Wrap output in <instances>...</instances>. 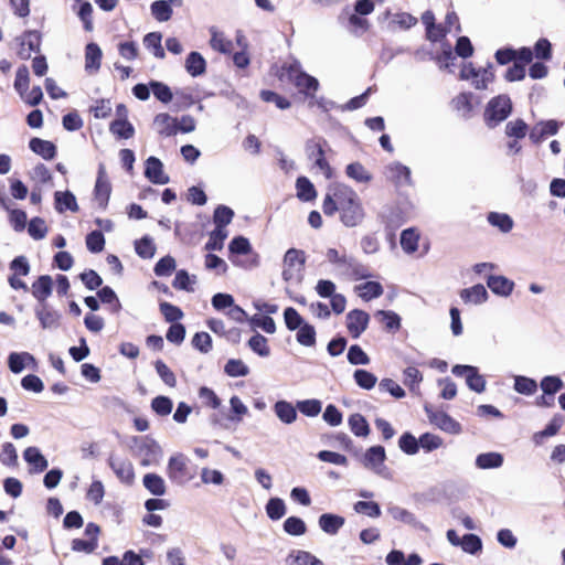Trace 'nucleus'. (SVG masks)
Returning a JSON list of instances; mask_svg holds the SVG:
<instances>
[{
  "mask_svg": "<svg viewBox=\"0 0 565 565\" xmlns=\"http://www.w3.org/2000/svg\"><path fill=\"white\" fill-rule=\"evenodd\" d=\"M297 409L308 417H315L320 414L322 409V403L316 398L298 401Z\"/></svg>",
  "mask_w": 565,
  "mask_h": 565,
  "instance_id": "51",
  "label": "nucleus"
},
{
  "mask_svg": "<svg viewBox=\"0 0 565 565\" xmlns=\"http://www.w3.org/2000/svg\"><path fill=\"white\" fill-rule=\"evenodd\" d=\"M211 40L210 45L214 51H217L223 54H227L232 52L234 45L233 42L225 38V35L217 31L216 28L212 26L210 29Z\"/></svg>",
  "mask_w": 565,
  "mask_h": 565,
  "instance_id": "31",
  "label": "nucleus"
},
{
  "mask_svg": "<svg viewBox=\"0 0 565 565\" xmlns=\"http://www.w3.org/2000/svg\"><path fill=\"white\" fill-rule=\"evenodd\" d=\"M559 129V124L556 120H546L536 124L530 131L529 138L533 143L542 142L546 136H554Z\"/></svg>",
  "mask_w": 565,
  "mask_h": 565,
  "instance_id": "17",
  "label": "nucleus"
},
{
  "mask_svg": "<svg viewBox=\"0 0 565 565\" xmlns=\"http://www.w3.org/2000/svg\"><path fill=\"white\" fill-rule=\"evenodd\" d=\"M274 413L278 417V419L286 424L290 425L297 419V405L294 406L290 402L285 399H279L274 404Z\"/></svg>",
  "mask_w": 565,
  "mask_h": 565,
  "instance_id": "22",
  "label": "nucleus"
},
{
  "mask_svg": "<svg viewBox=\"0 0 565 565\" xmlns=\"http://www.w3.org/2000/svg\"><path fill=\"white\" fill-rule=\"evenodd\" d=\"M142 484L152 495L156 497H161L167 491L163 478L153 472H149L143 476Z\"/></svg>",
  "mask_w": 565,
  "mask_h": 565,
  "instance_id": "28",
  "label": "nucleus"
},
{
  "mask_svg": "<svg viewBox=\"0 0 565 565\" xmlns=\"http://www.w3.org/2000/svg\"><path fill=\"white\" fill-rule=\"evenodd\" d=\"M353 379L359 387L367 391L373 388L377 382V377L373 373L363 369L355 370Z\"/></svg>",
  "mask_w": 565,
  "mask_h": 565,
  "instance_id": "48",
  "label": "nucleus"
},
{
  "mask_svg": "<svg viewBox=\"0 0 565 565\" xmlns=\"http://www.w3.org/2000/svg\"><path fill=\"white\" fill-rule=\"evenodd\" d=\"M224 372L231 377H239L248 375L249 369L242 360L230 359L224 366Z\"/></svg>",
  "mask_w": 565,
  "mask_h": 565,
  "instance_id": "52",
  "label": "nucleus"
},
{
  "mask_svg": "<svg viewBox=\"0 0 565 565\" xmlns=\"http://www.w3.org/2000/svg\"><path fill=\"white\" fill-rule=\"evenodd\" d=\"M162 35L159 32H150L145 35L143 44L148 50H152L153 55L157 58H163L166 56L164 50L161 45Z\"/></svg>",
  "mask_w": 565,
  "mask_h": 565,
  "instance_id": "40",
  "label": "nucleus"
},
{
  "mask_svg": "<svg viewBox=\"0 0 565 565\" xmlns=\"http://www.w3.org/2000/svg\"><path fill=\"white\" fill-rule=\"evenodd\" d=\"M297 196L303 202H309L317 196L312 182L306 177H299L296 181Z\"/></svg>",
  "mask_w": 565,
  "mask_h": 565,
  "instance_id": "32",
  "label": "nucleus"
},
{
  "mask_svg": "<svg viewBox=\"0 0 565 565\" xmlns=\"http://www.w3.org/2000/svg\"><path fill=\"white\" fill-rule=\"evenodd\" d=\"M425 412L429 422L439 429L449 434H459L461 431L460 424L451 416L443 411H433L429 406H425Z\"/></svg>",
  "mask_w": 565,
  "mask_h": 565,
  "instance_id": "10",
  "label": "nucleus"
},
{
  "mask_svg": "<svg viewBox=\"0 0 565 565\" xmlns=\"http://www.w3.org/2000/svg\"><path fill=\"white\" fill-rule=\"evenodd\" d=\"M333 196L338 198L340 204V220L347 227L360 225L365 216L364 209L356 192L345 185L338 184L333 189Z\"/></svg>",
  "mask_w": 565,
  "mask_h": 565,
  "instance_id": "1",
  "label": "nucleus"
},
{
  "mask_svg": "<svg viewBox=\"0 0 565 565\" xmlns=\"http://www.w3.org/2000/svg\"><path fill=\"white\" fill-rule=\"evenodd\" d=\"M29 148L44 160H52L56 156V146L52 141L38 137L31 138Z\"/></svg>",
  "mask_w": 565,
  "mask_h": 565,
  "instance_id": "23",
  "label": "nucleus"
},
{
  "mask_svg": "<svg viewBox=\"0 0 565 565\" xmlns=\"http://www.w3.org/2000/svg\"><path fill=\"white\" fill-rule=\"evenodd\" d=\"M185 70L193 77L201 76L206 71V61L201 53L190 52L185 58Z\"/></svg>",
  "mask_w": 565,
  "mask_h": 565,
  "instance_id": "27",
  "label": "nucleus"
},
{
  "mask_svg": "<svg viewBox=\"0 0 565 565\" xmlns=\"http://www.w3.org/2000/svg\"><path fill=\"white\" fill-rule=\"evenodd\" d=\"M15 41L19 44L17 54L21 60L25 61L31 57L32 53L40 52L42 35L36 30H29L18 36Z\"/></svg>",
  "mask_w": 565,
  "mask_h": 565,
  "instance_id": "9",
  "label": "nucleus"
},
{
  "mask_svg": "<svg viewBox=\"0 0 565 565\" xmlns=\"http://www.w3.org/2000/svg\"><path fill=\"white\" fill-rule=\"evenodd\" d=\"M527 125L523 119H515L509 121L505 125V134L509 137H514L515 139H522L526 136Z\"/></svg>",
  "mask_w": 565,
  "mask_h": 565,
  "instance_id": "62",
  "label": "nucleus"
},
{
  "mask_svg": "<svg viewBox=\"0 0 565 565\" xmlns=\"http://www.w3.org/2000/svg\"><path fill=\"white\" fill-rule=\"evenodd\" d=\"M351 431L356 437H366L370 434V425L365 417L359 413L352 414L348 419Z\"/></svg>",
  "mask_w": 565,
  "mask_h": 565,
  "instance_id": "33",
  "label": "nucleus"
},
{
  "mask_svg": "<svg viewBox=\"0 0 565 565\" xmlns=\"http://www.w3.org/2000/svg\"><path fill=\"white\" fill-rule=\"evenodd\" d=\"M32 296L39 301V305L46 303V299L52 295L53 280L49 275L40 276L31 287Z\"/></svg>",
  "mask_w": 565,
  "mask_h": 565,
  "instance_id": "19",
  "label": "nucleus"
},
{
  "mask_svg": "<svg viewBox=\"0 0 565 565\" xmlns=\"http://www.w3.org/2000/svg\"><path fill=\"white\" fill-rule=\"evenodd\" d=\"M234 211L226 205H217L213 213L215 227L225 228L233 220Z\"/></svg>",
  "mask_w": 565,
  "mask_h": 565,
  "instance_id": "42",
  "label": "nucleus"
},
{
  "mask_svg": "<svg viewBox=\"0 0 565 565\" xmlns=\"http://www.w3.org/2000/svg\"><path fill=\"white\" fill-rule=\"evenodd\" d=\"M487 220L490 225L498 227L502 233H509L513 227L512 217L505 213L490 212Z\"/></svg>",
  "mask_w": 565,
  "mask_h": 565,
  "instance_id": "36",
  "label": "nucleus"
},
{
  "mask_svg": "<svg viewBox=\"0 0 565 565\" xmlns=\"http://www.w3.org/2000/svg\"><path fill=\"white\" fill-rule=\"evenodd\" d=\"M35 316L43 329H56L60 324V312L52 309L47 303L38 305Z\"/></svg>",
  "mask_w": 565,
  "mask_h": 565,
  "instance_id": "15",
  "label": "nucleus"
},
{
  "mask_svg": "<svg viewBox=\"0 0 565 565\" xmlns=\"http://www.w3.org/2000/svg\"><path fill=\"white\" fill-rule=\"evenodd\" d=\"M513 388L519 394L530 396L537 391V383L534 379L523 375H515Z\"/></svg>",
  "mask_w": 565,
  "mask_h": 565,
  "instance_id": "37",
  "label": "nucleus"
},
{
  "mask_svg": "<svg viewBox=\"0 0 565 565\" xmlns=\"http://www.w3.org/2000/svg\"><path fill=\"white\" fill-rule=\"evenodd\" d=\"M284 531L289 535L300 536L306 533L307 526L302 519L289 516L284 522Z\"/></svg>",
  "mask_w": 565,
  "mask_h": 565,
  "instance_id": "54",
  "label": "nucleus"
},
{
  "mask_svg": "<svg viewBox=\"0 0 565 565\" xmlns=\"http://www.w3.org/2000/svg\"><path fill=\"white\" fill-rule=\"evenodd\" d=\"M386 459L385 449L383 446L376 445L370 447L363 459V463L366 468L372 469L375 473L382 475L385 470L384 461Z\"/></svg>",
  "mask_w": 565,
  "mask_h": 565,
  "instance_id": "13",
  "label": "nucleus"
},
{
  "mask_svg": "<svg viewBox=\"0 0 565 565\" xmlns=\"http://www.w3.org/2000/svg\"><path fill=\"white\" fill-rule=\"evenodd\" d=\"M488 291L481 284L465 288L460 291V298L466 303L481 305L488 300Z\"/></svg>",
  "mask_w": 565,
  "mask_h": 565,
  "instance_id": "25",
  "label": "nucleus"
},
{
  "mask_svg": "<svg viewBox=\"0 0 565 565\" xmlns=\"http://www.w3.org/2000/svg\"><path fill=\"white\" fill-rule=\"evenodd\" d=\"M108 465L116 477L125 484H132L135 480L134 466L129 460L109 457Z\"/></svg>",
  "mask_w": 565,
  "mask_h": 565,
  "instance_id": "12",
  "label": "nucleus"
},
{
  "mask_svg": "<svg viewBox=\"0 0 565 565\" xmlns=\"http://www.w3.org/2000/svg\"><path fill=\"white\" fill-rule=\"evenodd\" d=\"M145 175L154 184H167L169 177L163 172V164L157 157H149L145 163Z\"/></svg>",
  "mask_w": 565,
  "mask_h": 565,
  "instance_id": "14",
  "label": "nucleus"
},
{
  "mask_svg": "<svg viewBox=\"0 0 565 565\" xmlns=\"http://www.w3.org/2000/svg\"><path fill=\"white\" fill-rule=\"evenodd\" d=\"M149 85L151 92L159 102L168 104L172 100L173 94L171 88L167 84L152 79L149 82Z\"/></svg>",
  "mask_w": 565,
  "mask_h": 565,
  "instance_id": "45",
  "label": "nucleus"
},
{
  "mask_svg": "<svg viewBox=\"0 0 565 565\" xmlns=\"http://www.w3.org/2000/svg\"><path fill=\"white\" fill-rule=\"evenodd\" d=\"M487 286L490 290L500 297H509L514 289V281L502 275H489Z\"/></svg>",
  "mask_w": 565,
  "mask_h": 565,
  "instance_id": "16",
  "label": "nucleus"
},
{
  "mask_svg": "<svg viewBox=\"0 0 565 565\" xmlns=\"http://www.w3.org/2000/svg\"><path fill=\"white\" fill-rule=\"evenodd\" d=\"M28 233L35 241L43 239L47 233L45 221L39 216L31 218L28 224Z\"/></svg>",
  "mask_w": 565,
  "mask_h": 565,
  "instance_id": "53",
  "label": "nucleus"
},
{
  "mask_svg": "<svg viewBox=\"0 0 565 565\" xmlns=\"http://www.w3.org/2000/svg\"><path fill=\"white\" fill-rule=\"evenodd\" d=\"M24 460L30 465V473L43 472L47 466V459L42 455L38 447L31 446L23 451Z\"/></svg>",
  "mask_w": 565,
  "mask_h": 565,
  "instance_id": "18",
  "label": "nucleus"
},
{
  "mask_svg": "<svg viewBox=\"0 0 565 565\" xmlns=\"http://www.w3.org/2000/svg\"><path fill=\"white\" fill-rule=\"evenodd\" d=\"M305 264V252L297 248H289L284 256L282 279L287 282L292 280L301 281Z\"/></svg>",
  "mask_w": 565,
  "mask_h": 565,
  "instance_id": "4",
  "label": "nucleus"
},
{
  "mask_svg": "<svg viewBox=\"0 0 565 565\" xmlns=\"http://www.w3.org/2000/svg\"><path fill=\"white\" fill-rule=\"evenodd\" d=\"M25 359H32L29 352H12L8 356V366L14 374L21 373L25 367Z\"/></svg>",
  "mask_w": 565,
  "mask_h": 565,
  "instance_id": "50",
  "label": "nucleus"
},
{
  "mask_svg": "<svg viewBox=\"0 0 565 565\" xmlns=\"http://www.w3.org/2000/svg\"><path fill=\"white\" fill-rule=\"evenodd\" d=\"M370 316L360 309L347 315V328L352 338L358 339L367 328Z\"/></svg>",
  "mask_w": 565,
  "mask_h": 565,
  "instance_id": "11",
  "label": "nucleus"
},
{
  "mask_svg": "<svg viewBox=\"0 0 565 565\" xmlns=\"http://www.w3.org/2000/svg\"><path fill=\"white\" fill-rule=\"evenodd\" d=\"M296 339L299 344L303 347H313L316 344V329L313 326L306 322L302 327L297 329Z\"/></svg>",
  "mask_w": 565,
  "mask_h": 565,
  "instance_id": "49",
  "label": "nucleus"
},
{
  "mask_svg": "<svg viewBox=\"0 0 565 565\" xmlns=\"http://www.w3.org/2000/svg\"><path fill=\"white\" fill-rule=\"evenodd\" d=\"M419 234L415 228H406L401 233V246L407 254H413L418 248Z\"/></svg>",
  "mask_w": 565,
  "mask_h": 565,
  "instance_id": "35",
  "label": "nucleus"
},
{
  "mask_svg": "<svg viewBox=\"0 0 565 565\" xmlns=\"http://www.w3.org/2000/svg\"><path fill=\"white\" fill-rule=\"evenodd\" d=\"M227 237L226 228L215 227L211 233L209 241L205 243L206 250H221L224 246V241Z\"/></svg>",
  "mask_w": 565,
  "mask_h": 565,
  "instance_id": "47",
  "label": "nucleus"
},
{
  "mask_svg": "<svg viewBox=\"0 0 565 565\" xmlns=\"http://www.w3.org/2000/svg\"><path fill=\"white\" fill-rule=\"evenodd\" d=\"M111 185L109 182H96L94 189L95 201L102 210H105L108 205L110 198Z\"/></svg>",
  "mask_w": 565,
  "mask_h": 565,
  "instance_id": "46",
  "label": "nucleus"
},
{
  "mask_svg": "<svg viewBox=\"0 0 565 565\" xmlns=\"http://www.w3.org/2000/svg\"><path fill=\"white\" fill-rule=\"evenodd\" d=\"M359 288L362 290L361 297L366 301L381 297L384 291L382 285L377 281H366Z\"/></svg>",
  "mask_w": 565,
  "mask_h": 565,
  "instance_id": "63",
  "label": "nucleus"
},
{
  "mask_svg": "<svg viewBox=\"0 0 565 565\" xmlns=\"http://www.w3.org/2000/svg\"><path fill=\"white\" fill-rule=\"evenodd\" d=\"M103 52L97 43L90 42L85 47V71L96 74L102 64Z\"/></svg>",
  "mask_w": 565,
  "mask_h": 565,
  "instance_id": "20",
  "label": "nucleus"
},
{
  "mask_svg": "<svg viewBox=\"0 0 565 565\" xmlns=\"http://www.w3.org/2000/svg\"><path fill=\"white\" fill-rule=\"evenodd\" d=\"M137 452L141 457V465L147 467L158 462L161 456V448L158 443L149 437L134 438Z\"/></svg>",
  "mask_w": 565,
  "mask_h": 565,
  "instance_id": "7",
  "label": "nucleus"
},
{
  "mask_svg": "<svg viewBox=\"0 0 565 565\" xmlns=\"http://www.w3.org/2000/svg\"><path fill=\"white\" fill-rule=\"evenodd\" d=\"M540 386L544 395L553 396L563 387V381L556 375H547L541 380Z\"/></svg>",
  "mask_w": 565,
  "mask_h": 565,
  "instance_id": "61",
  "label": "nucleus"
},
{
  "mask_svg": "<svg viewBox=\"0 0 565 565\" xmlns=\"http://www.w3.org/2000/svg\"><path fill=\"white\" fill-rule=\"evenodd\" d=\"M294 83L298 87L299 92L306 95H311L319 88L318 79L305 72L298 73Z\"/></svg>",
  "mask_w": 565,
  "mask_h": 565,
  "instance_id": "30",
  "label": "nucleus"
},
{
  "mask_svg": "<svg viewBox=\"0 0 565 565\" xmlns=\"http://www.w3.org/2000/svg\"><path fill=\"white\" fill-rule=\"evenodd\" d=\"M109 130L119 138L129 139L135 134L134 126L127 119H116L110 122Z\"/></svg>",
  "mask_w": 565,
  "mask_h": 565,
  "instance_id": "43",
  "label": "nucleus"
},
{
  "mask_svg": "<svg viewBox=\"0 0 565 565\" xmlns=\"http://www.w3.org/2000/svg\"><path fill=\"white\" fill-rule=\"evenodd\" d=\"M327 145V140L322 137H315L306 142L305 149L308 159L313 160L315 166L324 173L327 179H330L332 177V169L324 157V147Z\"/></svg>",
  "mask_w": 565,
  "mask_h": 565,
  "instance_id": "5",
  "label": "nucleus"
},
{
  "mask_svg": "<svg viewBox=\"0 0 565 565\" xmlns=\"http://www.w3.org/2000/svg\"><path fill=\"white\" fill-rule=\"evenodd\" d=\"M326 257L329 263L335 266V271L340 276H356L359 278H366L370 276L366 268L353 256L340 253L335 248H329L326 253Z\"/></svg>",
  "mask_w": 565,
  "mask_h": 565,
  "instance_id": "2",
  "label": "nucleus"
},
{
  "mask_svg": "<svg viewBox=\"0 0 565 565\" xmlns=\"http://www.w3.org/2000/svg\"><path fill=\"white\" fill-rule=\"evenodd\" d=\"M247 345L254 353L262 358H267L270 354L267 339L258 332L248 340Z\"/></svg>",
  "mask_w": 565,
  "mask_h": 565,
  "instance_id": "41",
  "label": "nucleus"
},
{
  "mask_svg": "<svg viewBox=\"0 0 565 565\" xmlns=\"http://www.w3.org/2000/svg\"><path fill=\"white\" fill-rule=\"evenodd\" d=\"M512 111V102L508 95L491 98L484 109V121L489 128H494L504 121Z\"/></svg>",
  "mask_w": 565,
  "mask_h": 565,
  "instance_id": "3",
  "label": "nucleus"
},
{
  "mask_svg": "<svg viewBox=\"0 0 565 565\" xmlns=\"http://www.w3.org/2000/svg\"><path fill=\"white\" fill-rule=\"evenodd\" d=\"M186 463L188 459L181 454L170 457L167 466V475L171 482L183 486L192 479Z\"/></svg>",
  "mask_w": 565,
  "mask_h": 565,
  "instance_id": "6",
  "label": "nucleus"
},
{
  "mask_svg": "<svg viewBox=\"0 0 565 565\" xmlns=\"http://www.w3.org/2000/svg\"><path fill=\"white\" fill-rule=\"evenodd\" d=\"M151 14L159 22H167L172 17V8H170V3L166 0H157L153 1L150 6Z\"/></svg>",
  "mask_w": 565,
  "mask_h": 565,
  "instance_id": "38",
  "label": "nucleus"
},
{
  "mask_svg": "<svg viewBox=\"0 0 565 565\" xmlns=\"http://www.w3.org/2000/svg\"><path fill=\"white\" fill-rule=\"evenodd\" d=\"M384 174L386 179L390 182H392L397 190L403 186L414 185L411 169L398 161H394L387 164L385 167Z\"/></svg>",
  "mask_w": 565,
  "mask_h": 565,
  "instance_id": "8",
  "label": "nucleus"
},
{
  "mask_svg": "<svg viewBox=\"0 0 565 565\" xmlns=\"http://www.w3.org/2000/svg\"><path fill=\"white\" fill-rule=\"evenodd\" d=\"M30 83V74L29 68L25 65H21L17 70L15 79H14V88L23 97V94L26 93Z\"/></svg>",
  "mask_w": 565,
  "mask_h": 565,
  "instance_id": "60",
  "label": "nucleus"
},
{
  "mask_svg": "<svg viewBox=\"0 0 565 565\" xmlns=\"http://www.w3.org/2000/svg\"><path fill=\"white\" fill-rule=\"evenodd\" d=\"M86 247L90 253H100L105 247L104 234L98 231H92L86 235Z\"/></svg>",
  "mask_w": 565,
  "mask_h": 565,
  "instance_id": "55",
  "label": "nucleus"
},
{
  "mask_svg": "<svg viewBox=\"0 0 565 565\" xmlns=\"http://www.w3.org/2000/svg\"><path fill=\"white\" fill-rule=\"evenodd\" d=\"M284 320L287 329L290 331H295L306 323L303 318L292 307H287L284 310Z\"/></svg>",
  "mask_w": 565,
  "mask_h": 565,
  "instance_id": "58",
  "label": "nucleus"
},
{
  "mask_svg": "<svg viewBox=\"0 0 565 565\" xmlns=\"http://www.w3.org/2000/svg\"><path fill=\"white\" fill-rule=\"evenodd\" d=\"M344 523L343 516L333 513H323L318 520L320 529L329 535H335Z\"/></svg>",
  "mask_w": 565,
  "mask_h": 565,
  "instance_id": "24",
  "label": "nucleus"
},
{
  "mask_svg": "<svg viewBox=\"0 0 565 565\" xmlns=\"http://www.w3.org/2000/svg\"><path fill=\"white\" fill-rule=\"evenodd\" d=\"M267 516L273 521L280 520L286 514L285 501L280 498H270L265 507Z\"/></svg>",
  "mask_w": 565,
  "mask_h": 565,
  "instance_id": "39",
  "label": "nucleus"
},
{
  "mask_svg": "<svg viewBox=\"0 0 565 565\" xmlns=\"http://www.w3.org/2000/svg\"><path fill=\"white\" fill-rule=\"evenodd\" d=\"M54 203H55V210L58 213H63L66 210L71 212H77L78 211V204L76 202L75 195L71 191H56L54 193Z\"/></svg>",
  "mask_w": 565,
  "mask_h": 565,
  "instance_id": "26",
  "label": "nucleus"
},
{
  "mask_svg": "<svg viewBox=\"0 0 565 565\" xmlns=\"http://www.w3.org/2000/svg\"><path fill=\"white\" fill-rule=\"evenodd\" d=\"M345 173L350 179L359 183H369L372 180V174L360 162L348 164Z\"/></svg>",
  "mask_w": 565,
  "mask_h": 565,
  "instance_id": "34",
  "label": "nucleus"
},
{
  "mask_svg": "<svg viewBox=\"0 0 565 565\" xmlns=\"http://www.w3.org/2000/svg\"><path fill=\"white\" fill-rule=\"evenodd\" d=\"M401 450L407 455H415L419 450L418 439L411 433H404L398 440Z\"/></svg>",
  "mask_w": 565,
  "mask_h": 565,
  "instance_id": "57",
  "label": "nucleus"
},
{
  "mask_svg": "<svg viewBox=\"0 0 565 565\" xmlns=\"http://www.w3.org/2000/svg\"><path fill=\"white\" fill-rule=\"evenodd\" d=\"M195 282V276H190L184 269L177 271L172 286L179 290L193 291L192 285Z\"/></svg>",
  "mask_w": 565,
  "mask_h": 565,
  "instance_id": "59",
  "label": "nucleus"
},
{
  "mask_svg": "<svg viewBox=\"0 0 565 565\" xmlns=\"http://www.w3.org/2000/svg\"><path fill=\"white\" fill-rule=\"evenodd\" d=\"M153 125L162 137H170L178 132V119L167 113L158 114L153 119Z\"/></svg>",
  "mask_w": 565,
  "mask_h": 565,
  "instance_id": "21",
  "label": "nucleus"
},
{
  "mask_svg": "<svg viewBox=\"0 0 565 565\" xmlns=\"http://www.w3.org/2000/svg\"><path fill=\"white\" fill-rule=\"evenodd\" d=\"M459 546H461V548L466 553L475 555L482 550V541L478 535L469 533V534H465L461 537V542H460Z\"/></svg>",
  "mask_w": 565,
  "mask_h": 565,
  "instance_id": "56",
  "label": "nucleus"
},
{
  "mask_svg": "<svg viewBox=\"0 0 565 565\" xmlns=\"http://www.w3.org/2000/svg\"><path fill=\"white\" fill-rule=\"evenodd\" d=\"M135 250L139 257L148 259L154 256L156 246L152 238L146 235L135 242Z\"/></svg>",
  "mask_w": 565,
  "mask_h": 565,
  "instance_id": "44",
  "label": "nucleus"
},
{
  "mask_svg": "<svg viewBox=\"0 0 565 565\" xmlns=\"http://www.w3.org/2000/svg\"><path fill=\"white\" fill-rule=\"evenodd\" d=\"M175 260L172 256L167 255L160 258L154 265L153 271L158 277H164L171 275L175 269Z\"/></svg>",
  "mask_w": 565,
  "mask_h": 565,
  "instance_id": "64",
  "label": "nucleus"
},
{
  "mask_svg": "<svg viewBox=\"0 0 565 565\" xmlns=\"http://www.w3.org/2000/svg\"><path fill=\"white\" fill-rule=\"evenodd\" d=\"M503 456L500 452H482L476 457V466L479 469H497L503 465Z\"/></svg>",
  "mask_w": 565,
  "mask_h": 565,
  "instance_id": "29",
  "label": "nucleus"
}]
</instances>
